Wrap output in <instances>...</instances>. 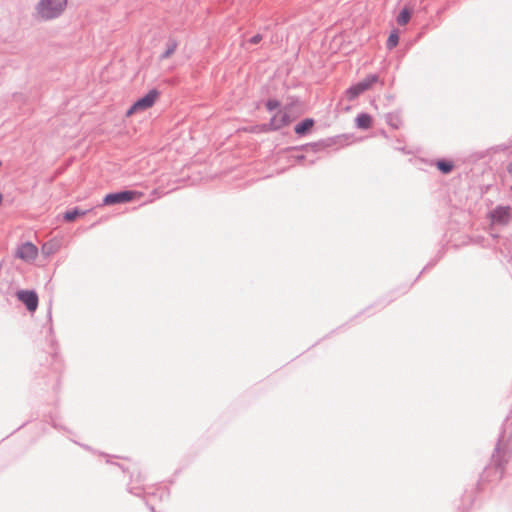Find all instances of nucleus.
Listing matches in <instances>:
<instances>
[{
    "label": "nucleus",
    "mask_w": 512,
    "mask_h": 512,
    "mask_svg": "<svg viewBox=\"0 0 512 512\" xmlns=\"http://www.w3.org/2000/svg\"><path fill=\"white\" fill-rule=\"evenodd\" d=\"M399 42V36L397 32H391L388 39H387V48L393 49L398 45Z\"/></svg>",
    "instance_id": "obj_14"
},
{
    "label": "nucleus",
    "mask_w": 512,
    "mask_h": 512,
    "mask_svg": "<svg viewBox=\"0 0 512 512\" xmlns=\"http://www.w3.org/2000/svg\"><path fill=\"white\" fill-rule=\"evenodd\" d=\"M357 126L361 129H368L371 126L372 118L368 114H360L356 118Z\"/></svg>",
    "instance_id": "obj_12"
},
{
    "label": "nucleus",
    "mask_w": 512,
    "mask_h": 512,
    "mask_svg": "<svg viewBox=\"0 0 512 512\" xmlns=\"http://www.w3.org/2000/svg\"><path fill=\"white\" fill-rule=\"evenodd\" d=\"M175 49H176V45L174 44L169 49H167V51L163 54V58L170 57L174 53Z\"/></svg>",
    "instance_id": "obj_17"
},
{
    "label": "nucleus",
    "mask_w": 512,
    "mask_h": 512,
    "mask_svg": "<svg viewBox=\"0 0 512 512\" xmlns=\"http://www.w3.org/2000/svg\"><path fill=\"white\" fill-rule=\"evenodd\" d=\"M280 107V103L279 101L275 100V99H269L267 102H266V108L267 110L269 111H273L275 109H278Z\"/></svg>",
    "instance_id": "obj_16"
},
{
    "label": "nucleus",
    "mask_w": 512,
    "mask_h": 512,
    "mask_svg": "<svg viewBox=\"0 0 512 512\" xmlns=\"http://www.w3.org/2000/svg\"><path fill=\"white\" fill-rule=\"evenodd\" d=\"M303 159H304V155H298L295 157V160L298 162L302 161Z\"/></svg>",
    "instance_id": "obj_19"
},
{
    "label": "nucleus",
    "mask_w": 512,
    "mask_h": 512,
    "mask_svg": "<svg viewBox=\"0 0 512 512\" xmlns=\"http://www.w3.org/2000/svg\"><path fill=\"white\" fill-rule=\"evenodd\" d=\"M59 247L58 241H49L42 246V253L46 256H50L58 251Z\"/></svg>",
    "instance_id": "obj_11"
},
{
    "label": "nucleus",
    "mask_w": 512,
    "mask_h": 512,
    "mask_svg": "<svg viewBox=\"0 0 512 512\" xmlns=\"http://www.w3.org/2000/svg\"><path fill=\"white\" fill-rule=\"evenodd\" d=\"M143 196V192L136 190H126L117 193H110L103 198V204L108 206L121 203H128L134 200H139Z\"/></svg>",
    "instance_id": "obj_2"
},
{
    "label": "nucleus",
    "mask_w": 512,
    "mask_h": 512,
    "mask_svg": "<svg viewBox=\"0 0 512 512\" xmlns=\"http://www.w3.org/2000/svg\"><path fill=\"white\" fill-rule=\"evenodd\" d=\"M17 298L25 304L30 312H34L38 307V296L34 291L21 290L17 292Z\"/></svg>",
    "instance_id": "obj_6"
},
{
    "label": "nucleus",
    "mask_w": 512,
    "mask_h": 512,
    "mask_svg": "<svg viewBox=\"0 0 512 512\" xmlns=\"http://www.w3.org/2000/svg\"><path fill=\"white\" fill-rule=\"evenodd\" d=\"M376 82H378V76L376 75H369L362 81L358 82L357 84L351 86L346 91V97L348 100H354L356 99L360 94L363 92L369 90Z\"/></svg>",
    "instance_id": "obj_4"
},
{
    "label": "nucleus",
    "mask_w": 512,
    "mask_h": 512,
    "mask_svg": "<svg viewBox=\"0 0 512 512\" xmlns=\"http://www.w3.org/2000/svg\"><path fill=\"white\" fill-rule=\"evenodd\" d=\"M67 0H41L37 5L40 18L49 20L58 17L65 10Z\"/></svg>",
    "instance_id": "obj_1"
},
{
    "label": "nucleus",
    "mask_w": 512,
    "mask_h": 512,
    "mask_svg": "<svg viewBox=\"0 0 512 512\" xmlns=\"http://www.w3.org/2000/svg\"><path fill=\"white\" fill-rule=\"evenodd\" d=\"M313 125L314 121L312 119H305L295 126V133L298 135H304L312 129Z\"/></svg>",
    "instance_id": "obj_9"
},
{
    "label": "nucleus",
    "mask_w": 512,
    "mask_h": 512,
    "mask_svg": "<svg viewBox=\"0 0 512 512\" xmlns=\"http://www.w3.org/2000/svg\"><path fill=\"white\" fill-rule=\"evenodd\" d=\"M437 168L443 173H449L452 170L453 165L450 162L439 161L437 162Z\"/></svg>",
    "instance_id": "obj_15"
},
{
    "label": "nucleus",
    "mask_w": 512,
    "mask_h": 512,
    "mask_svg": "<svg viewBox=\"0 0 512 512\" xmlns=\"http://www.w3.org/2000/svg\"><path fill=\"white\" fill-rule=\"evenodd\" d=\"M262 37L260 35H255L250 39V42L253 44H257L261 41Z\"/></svg>",
    "instance_id": "obj_18"
},
{
    "label": "nucleus",
    "mask_w": 512,
    "mask_h": 512,
    "mask_svg": "<svg viewBox=\"0 0 512 512\" xmlns=\"http://www.w3.org/2000/svg\"><path fill=\"white\" fill-rule=\"evenodd\" d=\"M293 118L290 116L288 109L278 110L270 119L268 124L269 130H278L292 122Z\"/></svg>",
    "instance_id": "obj_5"
},
{
    "label": "nucleus",
    "mask_w": 512,
    "mask_h": 512,
    "mask_svg": "<svg viewBox=\"0 0 512 512\" xmlns=\"http://www.w3.org/2000/svg\"><path fill=\"white\" fill-rule=\"evenodd\" d=\"M507 170L508 172L512 175V161L509 163V165L507 166Z\"/></svg>",
    "instance_id": "obj_20"
},
{
    "label": "nucleus",
    "mask_w": 512,
    "mask_h": 512,
    "mask_svg": "<svg viewBox=\"0 0 512 512\" xmlns=\"http://www.w3.org/2000/svg\"><path fill=\"white\" fill-rule=\"evenodd\" d=\"M84 215H86V211H82V210H79V209L76 208V209H73V210L65 212L64 215H63V218L67 222H72L76 218L82 217Z\"/></svg>",
    "instance_id": "obj_13"
},
{
    "label": "nucleus",
    "mask_w": 512,
    "mask_h": 512,
    "mask_svg": "<svg viewBox=\"0 0 512 512\" xmlns=\"http://www.w3.org/2000/svg\"><path fill=\"white\" fill-rule=\"evenodd\" d=\"M159 97V92L157 90H150L145 96L138 99L127 111L126 117H131L132 115L150 109L154 106L157 99Z\"/></svg>",
    "instance_id": "obj_3"
},
{
    "label": "nucleus",
    "mask_w": 512,
    "mask_h": 512,
    "mask_svg": "<svg viewBox=\"0 0 512 512\" xmlns=\"http://www.w3.org/2000/svg\"><path fill=\"white\" fill-rule=\"evenodd\" d=\"M412 15L411 7H404L399 15L397 16V23L401 26H405L410 21Z\"/></svg>",
    "instance_id": "obj_10"
},
{
    "label": "nucleus",
    "mask_w": 512,
    "mask_h": 512,
    "mask_svg": "<svg viewBox=\"0 0 512 512\" xmlns=\"http://www.w3.org/2000/svg\"><path fill=\"white\" fill-rule=\"evenodd\" d=\"M16 255L18 258L24 261H32L36 259L38 255V249L34 244L27 242L18 248Z\"/></svg>",
    "instance_id": "obj_8"
},
{
    "label": "nucleus",
    "mask_w": 512,
    "mask_h": 512,
    "mask_svg": "<svg viewBox=\"0 0 512 512\" xmlns=\"http://www.w3.org/2000/svg\"><path fill=\"white\" fill-rule=\"evenodd\" d=\"M511 208L508 206H500L495 208L491 214V220L493 223L506 225L511 219Z\"/></svg>",
    "instance_id": "obj_7"
}]
</instances>
